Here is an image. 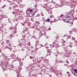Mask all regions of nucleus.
<instances>
[{
    "instance_id": "nucleus-24",
    "label": "nucleus",
    "mask_w": 77,
    "mask_h": 77,
    "mask_svg": "<svg viewBox=\"0 0 77 77\" xmlns=\"http://www.w3.org/2000/svg\"><path fill=\"white\" fill-rule=\"evenodd\" d=\"M20 76H19V77H20Z\"/></svg>"
},
{
    "instance_id": "nucleus-10",
    "label": "nucleus",
    "mask_w": 77,
    "mask_h": 77,
    "mask_svg": "<svg viewBox=\"0 0 77 77\" xmlns=\"http://www.w3.org/2000/svg\"><path fill=\"white\" fill-rule=\"evenodd\" d=\"M28 45H29V46L30 45V43L29 42L28 43Z\"/></svg>"
},
{
    "instance_id": "nucleus-22",
    "label": "nucleus",
    "mask_w": 77,
    "mask_h": 77,
    "mask_svg": "<svg viewBox=\"0 0 77 77\" xmlns=\"http://www.w3.org/2000/svg\"><path fill=\"white\" fill-rule=\"evenodd\" d=\"M74 39H75V38H74Z\"/></svg>"
},
{
    "instance_id": "nucleus-21",
    "label": "nucleus",
    "mask_w": 77,
    "mask_h": 77,
    "mask_svg": "<svg viewBox=\"0 0 77 77\" xmlns=\"http://www.w3.org/2000/svg\"><path fill=\"white\" fill-rule=\"evenodd\" d=\"M11 44H12V42H11Z\"/></svg>"
},
{
    "instance_id": "nucleus-19",
    "label": "nucleus",
    "mask_w": 77,
    "mask_h": 77,
    "mask_svg": "<svg viewBox=\"0 0 77 77\" xmlns=\"http://www.w3.org/2000/svg\"><path fill=\"white\" fill-rule=\"evenodd\" d=\"M51 30V29H50L49 30Z\"/></svg>"
},
{
    "instance_id": "nucleus-1",
    "label": "nucleus",
    "mask_w": 77,
    "mask_h": 77,
    "mask_svg": "<svg viewBox=\"0 0 77 77\" xmlns=\"http://www.w3.org/2000/svg\"><path fill=\"white\" fill-rule=\"evenodd\" d=\"M33 12V10L32 9H29L28 10L26 11V14L28 16L32 17H33V14H30V12Z\"/></svg>"
},
{
    "instance_id": "nucleus-3",
    "label": "nucleus",
    "mask_w": 77,
    "mask_h": 77,
    "mask_svg": "<svg viewBox=\"0 0 77 77\" xmlns=\"http://www.w3.org/2000/svg\"><path fill=\"white\" fill-rule=\"evenodd\" d=\"M47 56H48V55H50V54H51V50L49 49H48L47 51Z\"/></svg>"
},
{
    "instance_id": "nucleus-2",
    "label": "nucleus",
    "mask_w": 77,
    "mask_h": 77,
    "mask_svg": "<svg viewBox=\"0 0 77 77\" xmlns=\"http://www.w3.org/2000/svg\"><path fill=\"white\" fill-rule=\"evenodd\" d=\"M3 68L4 69H6V68H9V65H8V63H5V66H4Z\"/></svg>"
},
{
    "instance_id": "nucleus-9",
    "label": "nucleus",
    "mask_w": 77,
    "mask_h": 77,
    "mask_svg": "<svg viewBox=\"0 0 77 77\" xmlns=\"http://www.w3.org/2000/svg\"><path fill=\"white\" fill-rule=\"evenodd\" d=\"M74 71L75 72V73H77V70L76 69H74Z\"/></svg>"
},
{
    "instance_id": "nucleus-23",
    "label": "nucleus",
    "mask_w": 77,
    "mask_h": 77,
    "mask_svg": "<svg viewBox=\"0 0 77 77\" xmlns=\"http://www.w3.org/2000/svg\"><path fill=\"white\" fill-rule=\"evenodd\" d=\"M38 42H39L38 41Z\"/></svg>"
},
{
    "instance_id": "nucleus-7",
    "label": "nucleus",
    "mask_w": 77,
    "mask_h": 77,
    "mask_svg": "<svg viewBox=\"0 0 77 77\" xmlns=\"http://www.w3.org/2000/svg\"><path fill=\"white\" fill-rule=\"evenodd\" d=\"M50 19H47V22H49V21H50Z\"/></svg>"
},
{
    "instance_id": "nucleus-16",
    "label": "nucleus",
    "mask_w": 77,
    "mask_h": 77,
    "mask_svg": "<svg viewBox=\"0 0 77 77\" xmlns=\"http://www.w3.org/2000/svg\"><path fill=\"white\" fill-rule=\"evenodd\" d=\"M9 46H11V44L9 43Z\"/></svg>"
},
{
    "instance_id": "nucleus-25",
    "label": "nucleus",
    "mask_w": 77,
    "mask_h": 77,
    "mask_svg": "<svg viewBox=\"0 0 77 77\" xmlns=\"http://www.w3.org/2000/svg\"><path fill=\"white\" fill-rule=\"evenodd\" d=\"M62 16H63V15H62Z\"/></svg>"
},
{
    "instance_id": "nucleus-12",
    "label": "nucleus",
    "mask_w": 77,
    "mask_h": 77,
    "mask_svg": "<svg viewBox=\"0 0 77 77\" xmlns=\"http://www.w3.org/2000/svg\"><path fill=\"white\" fill-rule=\"evenodd\" d=\"M9 41L8 40H7L6 41V42L7 43V44H8V43H9Z\"/></svg>"
},
{
    "instance_id": "nucleus-14",
    "label": "nucleus",
    "mask_w": 77,
    "mask_h": 77,
    "mask_svg": "<svg viewBox=\"0 0 77 77\" xmlns=\"http://www.w3.org/2000/svg\"><path fill=\"white\" fill-rule=\"evenodd\" d=\"M67 73L68 74H70V73L69 72H67Z\"/></svg>"
},
{
    "instance_id": "nucleus-5",
    "label": "nucleus",
    "mask_w": 77,
    "mask_h": 77,
    "mask_svg": "<svg viewBox=\"0 0 77 77\" xmlns=\"http://www.w3.org/2000/svg\"><path fill=\"white\" fill-rule=\"evenodd\" d=\"M64 21L66 22V23H69V20H68V19H64Z\"/></svg>"
},
{
    "instance_id": "nucleus-4",
    "label": "nucleus",
    "mask_w": 77,
    "mask_h": 77,
    "mask_svg": "<svg viewBox=\"0 0 77 77\" xmlns=\"http://www.w3.org/2000/svg\"><path fill=\"white\" fill-rule=\"evenodd\" d=\"M53 44H55V45H58V41H55Z\"/></svg>"
},
{
    "instance_id": "nucleus-26",
    "label": "nucleus",
    "mask_w": 77,
    "mask_h": 77,
    "mask_svg": "<svg viewBox=\"0 0 77 77\" xmlns=\"http://www.w3.org/2000/svg\"><path fill=\"white\" fill-rule=\"evenodd\" d=\"M18 75H17V76H18Z\"/></svg>"
},
{
    "instance_id": "nucleus-15",
    "label": "nucleus",
    "mask_w": 77,
    "mask_h": 77,
    "mask_svg": "<svg viewBox=\"0 0 77 77\" xmlns=\"http://www.w3.org/2000/svg\"><path fill=\"white\" fill-rule=\"evenodd\" d=\"M65 41H63V43H65Z\"/></svg>"
},
{
    "instance_id": "nucleus-20",
    "label": "nucleus",
    "mask_w": 77,
    "mask_h": 77,
    "mask_svg": "<svg viewBox=\"0 0 77 77\" xmlns=\"http://www.w3.org/2000/svg\"><path fill=\"white\" fill-rule=\"evenodd\" d=\"M14 12H13V14H14Z\"/></svg>"
},
{
    "instance_id": "nucleus-8",
    "label": "nucleus",
    "mask_w": 77,
    "mask_h": 77,
    "mask_svg": "<svg viewBox=\"0 0 77 77\" xmlns=\"http://www.w3.org/2000/svg\"><path fill=\"white\" fill-rule=\"evenodd\" d=\"M56 38L57 40H58V39H59V37H58V36H57H57Z\"/></svg>"
},
{
    "instance_id": "nucleus-18",
    "label": "nucleus",
    "mask_w": 77,
    "mask_h": 77,
    "mask_svg": "<svg viewBox=\"0 0 77 77\" xmlns=\"http://www.w3.org/2000/svg\"><path fill=\"white\" fill-rule=\"evenodd\" d=\"M71 20H72V18H71Z\"/></svg>"
},
{
    "instance_id": "nucleus-17",
    "label": "nucleus",
    "mask_w": 77,
    "mask_h": 77,
    "mask_svg": "<svg viewBox=\"0 0 77 77\" xmlns=\"http://www.w3.org/2000/svg\"><path fill=\"white\" fill-rule=\"evenodd\" d=\"M48 48V47L47 48Z\"/></svg>"
},
{
    "instance_id": "nucleus-6",
    "label": "nucleus",
    "mask_w": 77,
    "mask_h": 77,
    "mask_svg": "<svg viewBox=\"0 0 77 77\" xmlns=\"http://www.w3.org/2000/svg\"><path fill=\"white\" fill-rule=\"evenodd\" d=\"M69 24V26H72L73 24V22H70Z\"/></svg>"
},
{
    "instance_id": "nucleus-11",
    "label": "nucleus",
    "mask_w": 77,
    "mask_h": 77,
    "mask_svg": "<svg viewBox=\"0 0 77 77\" xmlns=\"http://www.w3.org/2000/svg\"><path fill=\"white\" fill-rule=\"evenodd\" d=\"M9 29H10V30L12 29V26L10 27Z\"/></svg>"
},
{
    "instance_id": "nucleus-13",
    "label": "nucleus",
    "mask_w": 77,
    "mask_h": 77,
    "mask_svg": "<svg viewBox=\"0 0 77 77\" xmlns=\"http://www.w3.org/2000/svg\"><path fill=\"white\" fill-rule=\"evenodd\" d=\"M30 59H33V57H30Z\"/></svg>"
}]
</instances>
